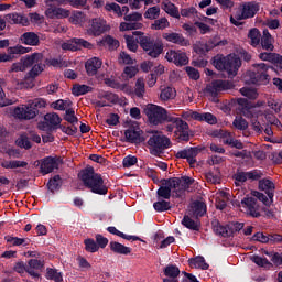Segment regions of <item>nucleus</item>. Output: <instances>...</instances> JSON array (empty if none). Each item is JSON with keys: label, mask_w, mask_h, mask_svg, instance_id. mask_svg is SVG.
<instances>
[{"label": "nucleus", "mask_w": 282, "mask_h": 282, "mask_svg": "<svg viewBox=\"0 0 282 282\" xmlns=\"http://www.w3.org/2000/svg\"><path fill=\"white\" fill-rule=\"evenodd\" d=\"M78 177L83 182L85 188H89L94 195H107L109 187L105 184L102 175L96 173L93 166H87L78 173Z\"/></svg>", "instance_id": "f257e3e1"}, {"label": "nucleus", "mask_w": 282, "mask_h": 282, "mask_svg": "<svg viewBox=\"0 0 282 282\" xmlns=\"http://www.w3.org/2000/svg\"><path fill=\"white\" fill-rule=\"evenodd\" d=\"M252 69L247 70L242 75V80L246 85H268L270 83V75L268 69L270 65L265 63L252 64Z\"/></svg>", "instance_id": "f03ea898"}, {"label": "nucleus", "mask_w": 282, "mask_h": 282, "mask_svg": "<svg viewBox=\"0 0 282 282\" xmlns=\"http://www.w3.org/2000/svg\"><path fill=\"white\" fill-rule=\"evenodd\" d=\"M144 113L150 122V124H153L154 127H158L160 124H166V122H173L177 117L171 116L169 113V110H166L162 106H158L155 104H148L144 108Z\"/></svg>", "instance_id": "7ed1b4c3"}, {"label": "nucleus", "mask_w": 282, "mask_h": 282, "mask_svg": "<svg viewBox=\"0 0 282 282\" xmlns=\"http://www.w3.org/2000/svg\"><path fill=\"white\" fill-rule=\"evenodd\" d=\"M212 65H214L218 72H227L229 77H235L239 72V67H241V58L231 55L224 56L218 54L213 57Z\"/></svg>", "instance_id": "20e7f679"}, {"label": "nucleus", "mask_w": 282, "mask_h": 282, "mask_svg": "<svg viewBox=\"0 0 282 282\" xmlns=\"http://www.w3.org/2000/svg\"><path fill=\"white\" fill-rule=\"evenodd\" d=\"M171 139L162 133H159L155 131L149 140H148V147L151 155H154L155 158H162L164 155V151L166 149H171Z\"/></svg>", "instance_id": "39448f33"}, {"label": "nucleus", "mask_w": 282, "mask_h": 282, "mask_svg": "<svg viewBox=\"0 0 282 282\" xmlns=\"http://www.w3.org/2000/svg\"><path fill=\"white\" fill-rule=\"evenodd\" d=\"M139 45L151 58H158L164 52L162 41L144 35V33L139 39Z\"/></svg>", "instance_id": "423d86ee"}, {"label": "nucleus", "mask_w": 282, "mask_h": 282, "mask_svg": "<svg viewBox=\"0 0 282 282\" xmlns=\"http://www.w3.org/2000/svg\"><path fill=\"white\" fill-rule=\"evenodd\" d=\"M61 164H63L61 156H46L34 163L35 166H40V173H42V175H50V173L58 171Z\"/></svg>", "instance_id": "0eeeda50"}, {"label": "nucleus", "mask_w": 282, "mask_h": 282, "mask_svg": "<svg viewBox=\"0 0 282 282\" xmlns=\"http://www.w3.org/2000/svg\"><path fill=\"white\" fill-rule=\"evenodd\" d=\"M239 206L243 208L246 215L253 217V219H259L261 217L262 207L261 204L257 202L254 197H245Z\"/></svg>", "instance_id": "6e6552de"}, {"label": "nucleus", "mask_w": 282, "mask_h": 282, "mask_svg": "<svg viewBox=\"0 0 282 282\" xmlns=\"http://www.w3.org/2000/svg\"><path fill=\"white\" fill-rule=\"evenodd\" d=\"M232 87H235L232 82L214 79L212 83L207 84L205 93L212 96V98H217L220 91H228V89H232Z\"/></svg>", "instance_id": "1a4fd4ad"}, {"label": "nucleus", "mask_w": 282, "mask_h": 282, "mask_svg": "<svg viewBox=\"0 0 282 282\" xmlns=\"http://www.w3.org/2000/svg\"><path fill=\"white\" fill-rule=\"evenodd\" d=\"M95 45L82 37H73L62 43V50L68 52H80V50H94Z\"/></svg>", "instance_id": "9d476101"}, {"label": "nucleus", "mask_w": 282, "mask_h": 282, "mask_svg": "<svg viewBox=\"0 0 282 282\" xmlns=\"http://www.w3.org/2000/svg\"><path fill=\"white\" fill-rule=\"evenodd\" d=\"M202 151H204V148L202 147L185 148L183 150H180L175 154V158L177 160H186L189 166H193L194 164L197 163V155H199Z\"/></svg>", "instance_id": "9b49d317"}, {"label": "nucleus", "mask_w": 282, "mask_h": 282, "mask_svg": "<svg viewBox=\"0 0 282 282\" xmlns=\"http://www.w3.org/2000/svg\"><path fill=\"white\" fill-rule=\"evenodd\" d=\"M172 124H174L175 127V137H176V142H189L191 141V133H188V123L184 120H182V118L176 117V119H174V121L172 122Z\"/></svg>", "instance_id": "f8f14e48"}, {"label": "nucleus", "mask_w": 282, "mask_h": 282, "mask_svg": "<svg viewBox=\"0 0 282 282\" xmlns=\"http://www.w3.org/2000/svg\"><path fill=\"white\" fill-rule=\"evenodd\" d=\"M39 113H41V111L34 108L32 104L15 107L13 110V116L18 118V120H34Z\"/></svg>", "instance_id": "ddd939ff"}, {"label": "nucleus", "mask_w": 282, "mask_h": 282, "mask_svg": "<svg viewBox=\"0 0 282 282\" xmlns=\"http://www.w3.org/2000/svg\"><path fill=\"white\" fill-rule=\"evenodd\" d=\"M261 10V4L257 1H248L242 3L241 14H238V21H246V19H254L257 13Z\"/></svg>", "instance_id": "4468645a"}, {"label": "nucleus", "mask_w": 282, "mask_h": 282, "mask_svg": "<svg viewBox=\"0 0 282 282\" xmlns=\"http://www.w3.org/2000/svg\"><path fill=\"white\" fill-rule=\"evenodd\" d=\"M163 186H161L156 191L158 198L160 199H171V195L173 192V188H177V180H163Z\"/></svg>", "instance_id": "2eb2a0df"}, {"label": "nucleus", "mask_w": 282, "mask_h": 282, "mask_svg": "<svg viewBox=\"0 0 282 282\" xmlns=\"http://www.w3.org/2000/svg\"><path fill=\"white\" fill-rule=\"evenodd\" d=\"M165 58L169 63H174L177 67L188 65V56L182 51L170 50L166 53Z\"/></svg>", "instance_id": "dca6fc26"}, {"label": "nucleus", "mask_w": 282, "mask_h": 282, "mask_svg": "<svg viewBox=\"0 0 282 282\" xmlns=\"http://www.w3.org/2000/svg\"><path fill=\"white\" fill-rule=\"evenodd\" d=\"M107 30H109L107 21L100 18H95L91 20V24L88 28V34H90V36H100L101 34H105Z\"/></svg>", "instance_id": "f3484780"}, {"label": "nucleus", "mask_w": 282, "mask_h": 282, "mask_svg": "<svg viewBox=\"0 0 282 282\" xmlns=\"http://www.w3.org/2000/svg\"><path fill=\"white\" fill-rule=\"evenodd\" d=\"M26 268V273L32 276V279H41V272H43V268H45V262L39 259H30Z\"/></svg>", "instance_id": "a211bd4d"}, {"label": "nucleus", "mask_w": 282, "mask_h": 282, "mask_svg": "<svg viewBox=\"0 0 282 282\" xmlns=\"http://www.w3.org/2000/svg\"><path fill=\"white\" fill-rule=\"evenodd\" d=\"M144 131L140 128H129L124 131L126 142H130L131 144H142L147 139L142 137Z\"/></svg>", "instance_id": "6ab92c4d"}, {"label": "nucleus", "mask_w": 282, "mask_h": 282, "mask_svg": "<svg viewBox=\"0 0 282 282\" xmlns=\"http://www.w3.org/2000/svg\"><path fill=\"white\" fill-rule=\"evenodd\" d=\"M30 50L32 48L21 45L11 46L8 48V54H0V63H10L12 61V54H28Z\"/></svg>", "instance_id": "aec40b11"}, {"label": "nucleus", "mask_w": 282, "mask_h": 282, "mask_svg": "<svg viewBox=\"0 0 282 282\" xmlns=\"http://www.w3.org/2000/svg\"><path fill=\"white\" fill-rule=\"evenodd\" d=\"M142 35H144L142 31H133L131 35H124L127 48L130 52H138V43L140 44Z\"/></svg>", "instance_id": "412c9836"}, {"label": "nucleus", "mask_w": 282, "mask_h": 282, "mask_svg": "<svg viewBox=\"0 0 282 282\" xmlns=\"http://www.w3.org/2000/svg\"><path fill=\"white\" fill-rule=\"evenodd\" d=\"M100 67H102V61L98 57H91L87 59L85 63V69H86L87 76H96Z\"/></svg>", "instance_id": "4be33fe9"}, {"label": "nucleus", "mask_w": 282, "mask_h": 282, "mask_svg": "<svg viewBox=\"0 0 282 282\" xmlns=\"http://www.w3.org/2000/svg\"><path fill=\"white\" fill-rule=\"evenodd\" d=\"M162 36L167 43H174V45H181V47H186V45H188V40H186L182 33H163Z\"/></svg>", "instance_id": "5701e85b"}, {"label": "nucleus", "mask_w": 282, "mask_h": 282, "mask_svg": "<svg viewBox=\"0 0 282 282\" xmlns=\"http://www.w3.org/2000/svg\"><path fill=\"white\" fill-rule=\"evenodd\" d=\"M212 228L217 237H224L225 239L230 238V229L228 224L224 226L219 219H214L212 220Z\"/></svg>", "instance_id": "b1692460"}, {"label": "nucleus", "mask_w": 282, "mask_h": 282, "mask_svg": "<svg viewBox=\"0 0 282 282\" xmlns=\"http://www.w3.org/2000/svg\"><path fill=\"white\" fill-rule=\"evenodd\" d=\"M164 278L163 282H177V276H180V268L175 264H167L163 269Z\"/></svg>", "instance_id": "393cba45"}, {"label": "nucleus", "mask_w": 282, "mask_h": 282, "mask_svg": "<svg viewBox=\"0 0 282 282\" xmlns=\"http://www.w3.org/2000/svg\"><path fill=\"white\" fill-rule=\"evenodd\" d=\"M206 203L196 200L191 204L189 215L195 217V219H199V217H204V215H206Z\"/></svg>", "instance_id": "a878e982"}, {"label": "nucleus", "mask_w": 282, "mask_h": 282, "mask_svg": "<svg viewBox=\"0 0 282 282\" xmlns=\"http://www.w3.org/2000/svg\"><path fill=\"white\" fill-rule=\"evenodd\" d=\"M45 15L47 19H67L69 17V10L58 7L48 8L45 11Z\"/></svg>", "instance_id": "bb28decb"}, {"label": "nucleus", "mask_w": 282, "mask_h": 282, "mask_svg": "<svg viewBox=\"0 0 282 282\" xmlns=\"http://www.w3.org/2000/svg\"><path fill=\"white\" fill-rule=\"evenodd\" d=\"M259 191H264V193L268 195L269 199L274 198V183L268 178H260L258 184Z\"/></svg>", "instance_id": "cd10ccee"}, {"label": "nucleus", "mask_w": 282, "mask_h": 282, "mask_svg": "<svg viewBox=\"0 0 282 282\" xmlns=\"http://www.w3.org/2000/svg\"><path fill=\"white\" fill-rule=\"evenodd\" d=\"M181 224L184 228H187V230H192L193 232H199V230H202V221L198 219L194 220L188 215L183 217Z\"/></svg>", "instance_id": "c85d7f7f"}, {"label": "nucleus", "mask_w": 282, "mask_h": 282, "mask_svg": "<svg viewBox=\"0 0 282 282\" xmlns=\"http://www.w3.org/2000/svg\"><path fill=\"white\" fill-rule=\"evenodd\" d=\"M274 40L270 34V31L263 30V35L260 39V45L264 52H274Z\"/></svg>", "instance_id": "c756f323"}, {"label": "nucleus", "mask_w": 282, "mask_h": 282, "mask_svg": "<svg viewBox=\"0 0 282 282\" xmlns=\"http://www.w3.org/2000/svg\"><path fill=\"white\" fill-rule=\"evenodd\" d=\"M22 65H24V69L32 67L36 63H43V55L41 53H32L31 55H25L21 57Z\"/></svg>", "instance_id": "7c9ffc66"}, {"label": "nucleus", "mask_w": 282, "mask_h": 282, "mask_svg": "<svg viewBox=\"0 0 282 282\" xmlns=\"http://www.w3.org/2000/svg\"><path fill=\"white\" fill-rule=\"evenodd\" d=\"M21 43L24 45H31L33 47H36L39 43H41V39L39 37V34L34 32H25L20 37Z\"/></svg>", "instance_id": "2f4dec72"}, {"label": "nucleus", "mask_w": 282, "mask_h": 282, "mask_svg": "<svg viewBox=\"0 0 282 282\" xmlns=\"http://www.w3.org/2000/svg\"><path fill=\"white\" fill-rule=\"evenodd\" d=\"M162 10L166 12L170 17H173V19H180V9L175 6V3L169 1V0H163L161 3Z\"/></svg>", "instance_id": "473e14b6"}, {"label": "nucleus", "mask_w": 282, "mask_h": 282, "mask_svg": "<svg viewBox=\"0 0 282 282\" xmlns=\"http://www.w3.org/2000/svg\"><path fill=\"white\" fill-rule=\"evenodd\" d=\"M8 19L11 25H23L24 28L30 25V19L21 13H11L8 15Z\"/></svg>", "instance_id": "72a5a7b5"}, {"label": "nucleus", "mask_w": 282, "mask_h": 282, "mask_svg": "<svg viewBox=\"0 0 282 282\" xmlns=\"http://www.w3.org/2000/svg\"><path fill=\"white\" fill-rule=\"evenodd\" d=\"M109 248H110L111 252H115V254L127 256V254H131V252H132V249L130 247H127L117 241H110Z\"/></svg>", "instance_id": "f704fd0d"}, {"label": "nucleus", "mask_w": 282, "mask_h": 282, "mask_svg": "<svg viewBox=\"0 0 282 282\" xmlns=\"http://www.w3.org/2000/svg\"><path fill=\"white\" fill-rule=\"evenodd\" d=\"M195 120L197 122H207V124H217V117L210 112H197L194 115Z\"/></svg>", "instance_id": "c9c22d12"}, {"label": "nucleus", "mask_w": 282, "mask_h": 282, "mask_svg": "<svg viewBox=\"0 0 282 282\" xmlns=\"http://www.w3.org/2000/svg\"><path fill=\"white\" fill-rule=\"evenodd\" d=\"M94 88L85 84H75L72 88L73 96H85V94H91Z\"/></svg>", "instance_id": "e433bc0d"}, {"label": "nucleus", "mask_w": 282, "mask_h": 282, "mask_svg": "<svg viewBox=\"0 0 282 282\" xmlns=\"http://www.w3.org/2000/svg\"><path fill=\"white\" fill-rule=\"evenodd\" d=\"M188 263L192 268H196L199 270H208V268H210V265L206 263V259H204V257L202 256L191 258L188 260Z\"/></svg>", "instance_id": "4c0bfd02"}, {"label": "nucleus", "mask_w": 282, "mask_h": 282, "mask_svg": "<svg viewBox=\"0 0 282 282\" xmlns=\"http://www.w3.org/2000/svg\"><path fill=\"white\" fill-rule=\"evenodd\" d=\"M224 45H228L227 40H220L219 36H214L205 44V51L210 52L214 47H224Z\"/></svg>", "instance_id": "58836bf2"}, {"label": "nucleus", "mask_w": 282, "mask_h": 282, "mask_svg": "<svg viewBox=\"0 0 282 282\" xmlns=\"http://www.w3.org/2000/svg\"><path fill=\"white\" fill-rule=\"evenodd\" d=\"M172 180H176L177 188L181 187L183 191H188L193 184H195V178L189 176H181V177H171Z\"/></svg>", "instance_id": "ea45409f"}, {"label": "nucleus", "mask_w": 282, "mask_h": 282, "mask_svg": "<svg viewBox=\"0 0 282 282\" xmlns=\"http://www.w3.org/2000/svg\"><path fill=\"white\" fill-rule=\"evenodd\" d=\"M63 185V181L61 175L56 174L52 178H50L47 183V188L51 193H56V191H61V186Z\"/></svg>", "instance_id": "a19ab883"}, {"label": "nucleus", "mask_w": 282, "mask_h": 282, "mask_svg": "<svg viewBox=\"0 0 282 282\" xmlns=\"http://www.w3.org/2000/svg\"><path fill=\"white\" fill-rule=\"evenodd\" d=\"M45 279L47 281L63 282V272H58L57 269L47 268Z\"/></svg>", "instance_id": "79ce46f5"}, {"label": "nucleus", "mask_w": 282, "mask_h": 282, "mask_svg": "<svg viewBox=\"0 0 282 282\" xmlns=\"http://www.w3.org/2000/svg\"><path fill=\"white\" fill-rule=\"evenodd\" d=\"M45 122L48 123V127L54 128V127H61V122L63 119H61V116L58 113L53 112V113H46L44 116Z\"/></svg>", "instance_id": "37998d69"}, {"label": "nucleus", "mask_w": 282, "mask_h": 282, "mask_svg": "<svg viewBox=\"0 0 282 282\" xmlns=\"http://www.w3.org/2000/svg\"><path fill=\"white\" fill-rule=\"evenodd\" d=\"M261 32L257 28L251 29L248 33V39H250V45L252 47H257L261 43Z\"/></svg>", "instance_id": "c03bdc74"}, {"label": "nucleus", "mask_w": 282, "mask_h": 282, "mask_svg": "<svg viewBox=\"0 0 282 282\" xmlns=\"http://www.w3.org/2000/svg\"><path fill=\"white\" fill-rule=\"evenodd\" d=\"M2 169H25L28 166V162L25 161H3L1 163Z\"/></svg>", "instance_id": "a18cd8bd"}, {"label": "nucleus", "mask_w": 282, "mask_h": 282, "mask_svg": "<svg viewBox=\"0 0 282 282\" xmlns=\"http://www.w3.org/2000/svg\"><path fill=\"white\" fill-rule=\"evenodd\" d=\"M142 23L140 22H121L119 25L120 32H129L131 30H142Z\"/></svg>", "instance_id": "49530a36"}, {"label": "nucleus", "mask_w": 282, "mask_h": 282, "mask_svg": "<svg viewBox=\"0 0 282 282\" xmlns=\"http://www.w3.org/2000/svg\"><path fill=\"white\" fill-rule=\"evenodd\" d=\"M175 96H177L175 89L171 86H167L161 90L160 98H161V100L166 102V100H173V98H175Z\"/></svg>", "instance_id": "de8ad7c7"}, {"label": "nucleus", "mask_w": 282, "mask_h": 282, "mask_svg": "<svg viewBox=\"0 0 282 282\" xmlns=\"http://www.w3.org/2000/svg\"><path fill=\"white\" fill-rule=\"evenodd\" d=\"M171 26V22H169V19L166 18H160L154 20V22L151 24V30H166V28Z\"/></svg>", "instance_id": "09e8293b"}, {"label": "nucleus", "mask_w": 282, "mask_h": 282, "mask_svg": "<svg viewBox=\"0 0 282 282\" xmlns=\"http://www.w3.org/2000/svg\"><path fill=\"white\" fill-rule=\"evenodd\" d=\"M145 91L144 78H138L134 86V95L137 98H144Z\"/></svg>", "instance_id": "8fccbe9b"}, {"label": "nucleus", "mask_w": 282, "mask_h": 282, "mask_svg": "<svg viewBox=\"0 0 282 282\" xmlns=\"http://www.w3.org/2000/svg\"><path fill=\"white\" fill-rule=\"evenodd\" d=\"M99 45H108L109 50H118L120 47V41L113 39L111 35H107Z\"/></svg>", "instance_id": "3c124183"}, {"label": "nucleus", "mask_w": 282, "mask_h": 282, "mask_svg": "<svg viewBox=\"0 0 282 282\" xmlns=\"http://www.w3.org/2000/svg\"><path fill=\"white\" fill-rule=\"evenodd\" d=\"M144 19H150V21H155L160 18V7H150L143 14Z\"/></svg>", "instance_id": "603ef678"}, {"label": "nucleus", "mask_w": 282, "mask_h": 282, "mask_svg": "<svg viewBox=\"0 0 282 282\" xmlns=\"http://www.w3.org/2000/svg\"><path fill=\"white\" fill-rule=\"evenodd\" d=\"M30 140L31 139L26 134H21L17 139L15 144H17V147H20V149L29 150L32 147V142Z\"/></svg>", "instance_id": "864d4df0"}, {"label": "nucleus", "mask_w": 282, "mask_h": 282, "mask_svg": "<svg viewBox=\"0 0 282 282\" xmlns=\"http://www.w3.org/2000/svg\"><path fill=\"white\" fill-rule=\"evenodd\" d=\"M248 121L243 117H236L232 121V127L238 131H246L248 129Z\"/></svg>", "instance_id": "5fc2aeb1"}, {"label": "nucleus", "mask_w": 282, "mask_h": 282, "mask_svg": "<svg viewBox=\"0 0 282 282\" xmlns=\"http://www.w3.org/2000/svg\"><path fill=\"white\" fill-rule=\"evenodd\" d=\"M154 210L156 213H164L166 210H171V202L167 200H158L153 204Z\"/></svg>", "instance_id": "6e6d98bb"}, {"label": "nucleus", "mask_w": 282, "mask_h": 282, "mask_svg": "<svg viewBox=\"0 0 282 282\" xmlns=\"http://www.w3.org/2000/svg\"><path fill=\"white\" fill-rule=\"evenodd\" d=\"M240 94L245 96V98H248L249 100H257L259 98V93H257V89L254 88H241Z\"/></svg>", "instance_id": "4d7b16f0"}, {"label": "nucleus", "mask_w": 282, "mask_h": 282, "mask_svg": "<svg viewBox=\"0 0 282 282\" xmlns=\"http://www.w3.org/2000/svg\"><path fill=\"white\" fill-rule=\"evenodd\" d=\"M51 107L56 111H65V107H72V101H65L63 99H58L51 104Z\"/></svg>", "instance_id": "13d9d810"}, {"label": "nucleus", "mask_w": 282, "mask_h": 282, "mask_svg": "<svg viewBox=\"0 0 282 282\" xmlns=\"http://www.w3.org/2000/svg\"><path fill=\"white\" fill-rule=\"evenodd\" d=\"M64 120H66V122H69V124H77L78 117H76V111H74L73 108L66 109Z\"/></svg>", "instance_id": "bf43d9fd"}, {"label": "nucleus", "mask_w": 282, "mask_h": 282, "mask_svg": "<svg viewBox=\"0 0 282 282\" xmlns=\"http://www.w3.org/2000/svg\"><path fill=\"white\" fill-rule=\"evenodd\" d=\"M279 53H273V52H262L259 54L260 61H267L268 63H273L276 61V56Z\"/></svg>", "instance_id": "052dcab7"}, {"label": "nucleus", "mask_w": 282, "mask_h": 282, "mask_svg": "<svg viewBox=\"0 0 282 282\" xmlns=\"http://www.w3.org/2000/svg\"><path fill=\"white\" fill-rule=\"evenodd\" d=\"M261 177H263V172H261V170H251L247 172V180L250 182H260Z\"/></svg>", "instance_id": "680f3d73"}, {"label": "nucleus", "mask_w": 282, "mask_h": 282, "mask_svg": "<svg viewBox=\"0 0 282 282\" xmlns=\"http://www.w3.org/2000/svg\"><path fill=\"white\" fill-rule=\"evenodd\" d=\"M105 10H107V12H113L117 17H122V8L116 2L106 3Z\"/></svg>", "instance_id": "e2e57ef3"}, {"label": "nucleus", "mask_w": 282, "mask_h": 282, "mask_svg": "<svg viewBox=\"0 0 282 282\" xmlns=\"http://www.w3.org/2000/svg\"><path fill=\"white\" fill-rule=\"evenodd\" d=\"M84 243L86 252H98L100 250L98 243L91 238L86 239Z\"/></svg>", "instance_id": "0e129e2a"}, {"label": "nucleus", "mask_w": 282, "mask_h": 282, "mask_svg": "<svg viewBox=\"0 0 282 282\" xmlns=\"http://www.w3.org/2000/svg\"><path fill=\"white\" fill-rule=\"evenodd\" d=\"M44 67L45 65H43V62L34 64V66L29 72L30 78H36V76L43 72Z\"/></svg>", "instance_id": "69168bd1"}, {"label": "nucleus", "mask_w": 282, "mask_h": 282, "mask_svg": "<svg viewBox=\"0 0 282 282\" xmlns=\"http://www.w3.org/2000/svg\"><path fill=\"white\" fill-rule=\"evenodd\" d=\"M4 241H7V243H10L11 246H23V243H25V238L6 236Z\"/></svg>", "instance_id": "338daca9"}, {"label": "nucleus", "mask_w": 282, "mask_h": 282, "mask_svg": "<svg viewBox=\"0 0 282 282\" xmlns=\"http://www.w3.org/2000/svg\"><path fill=\"white\" fill-rule=\"evenodd\" d=\"M267 257H271V261L274 265H282V253L265 251Z\"/></svg>", "instance_id": "774afa93"}]
</instances>
